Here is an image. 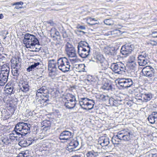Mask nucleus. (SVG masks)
<instances>
[{"instance_id":"f8f14e48","label":"nucleus","mask_w":157,"mask_h":157,"mask_svg":"<svg viewBox=\"0 0 157 157\" xmlns=\"http://www.w3.org/2000/svg\"><path fill=\"white\" fill-rule=\"evenodd\" d=\"M73 136V133L68 131L65 130L62 132L59 137V138L61 140H67L71 138Z\"/></svg>"},{"instance_id":"0eeeda50","label":"nucleus","mask_w":157,"mask_h":157,"mask_svg":"<svg viewBox=\"0 0 157 157\" xmlns=\"http://www.w3.org/2000/svg\"><path fill=\"white\" fill-rule=\"evenodd\" d=\"M66 53L69 57H75L77 56L75 48L73 45L67 42L65 45Z\"/></svg>"},{"instance_id":"2eb2a0df","label":"nucleus","mask_w":157,"mask_h":157,"mask_svg":"<svg viewBox=\"0 0 157 157\" xmlns=\"http://www.w3.org/2000/svg\"><path fill=\"white\" fill-rule=\"evenodd\" d=\"M142 99L143 102H147L150 101L152 98L151 94L150 93H146L145 89H142Z\"/></svg>"},{"instance_id":"6ab92c4d","label":"nucleus","mask_w":157,"mask_h":157,"mask_svg":"<svg viewBox=\"0 0 157 157\" xmlns=\"http://www.w3.org/2000/svg\"><path fill=\"white\" fill-rule=\"evenodd\" d=\"M9 75L6 74H3V73H0V86H4L7 81Z\"/></svg>"},{"instance_id":"052dcab7","label":"nucleus","mask_w":157,"mask_h":157,"mask_svg":"<svg viewBox=\"0 0 157 157\" xmlns=\"http://www.w3.org/2000/svg\"><path fill=\"white\" fill-rule=\"evenodd\" d=\"M3 16L2 14H0V19H2L3 17Z\"/></svg>"},{"instance_id":"20e7f679","label":"nucleus","mask_w":157,"mask_h":157,"mask_svg":"<svg viewBox=\"0 0 157 157\" xmlns=\"http://www.w3.org/2000/svg\"><path fill=\"white\" fill-rule=\"evenodd\" d=\"M23 42L27 48H33L39 43V41L34 35L26 33L25 35Z\"/></svg>"},{"instance_id":"49530a36","label":"nucleus","mask_w":157,"mask_h":157,"mask_svg":"<svg viewBox=\"0 0 157 157\" xmlns=\"http://www.w3.org/2000/svg\"><path fill=\"white\" fill-rule=\"evenodd\" d=\"M111 21V20L110 19H105L104 21V22L105 23V24H106L107 25H111V23L110 22V21Z\"/></svg>"},{"instance_id":"864d4df0","label":"nucleus","mask_w":157,"mask_h":157,"mask_svg":"<svg viewBox=\"0 0 157 157\" xmlns=\"http://www.w3.org/2000/svg\"><path fill=\"white\" fill-rule=\"evenodd\" d=\"M60 35L59 33L57 31V30L56 29V31L55 32V36H59Z\"/></svg>"},{"instance_id":"680f3d73","label":"nucleus","mask_w":157,"mask_h":157,"mask_svg":"<svg viewBox=\"0 0 157 157\" xmlns=\"http://www.w3.org/2000/svg\"><path fill=\"white\" fill-rule=\"evenodd\" d=\"M61 33H62V34H63L66 33V31L64 29L62 30V31L61 32Z\"/></svg>"},{"instance_id":"774afa93","label":"nucleus","mask_w":157,"mask_h":157,"mask_svg":"<svg viewBox=\"0 0 157 157\" xmlns=\"http://www.w3.org/2000/svg\"><path fill=\"white\" fill-rule=\"evenodd\" d=\"M79 32H80V33L82 32V33H85V32H84L83 31H79Z\"/></svg>"},{"instance_id":"72a5a7b5","label":"nucleus","mask_w":157,"mask_h":157,"mask_svg":"<svg viewBox=\"0 0 157 157\" xmlns=\"http://www.w3.org/2000/svg\"><path fill=\"white\" fill-rule=\"evenodd\" d=\"M21 69L12 68V73L13 76L17 78L19 75Z\"/></svg>"},{"instance_id":"3c124183","label":"nucleus","mask_w":157,"mask_h":157,"mask_svg":"<svg viewBox=\"0 0 157 157\" xmlns=\"http://www.w3.org/2000/svg\"><path fill=\"white\" fill-rule=\"evenodd\" d=\"M103 67L102 68V71H99L98 72V73H101V74H102L103 72V71L104 70H105L107 69L106 67H105V66H103Z\"/></svg>"},{"instance_id":"58836bf2","label":"nucleus","mask_w":157,"mask_h":157,"mask_svg":"<svg viewBox=\"0 0 157 157\" xmlns=\"http://www.w3.org/2000/svg\"><path fill=\"white\" fill-rule=\"evenodd\" d=\"M43 97H44V98H41V100L40 101V102H41V103H46L47 101H49L48 94H45L43 95Z\"/></svg>"},{"instance_id":"a211bd4d","label":"nucleus","mask_w":157,"mask_h":157,"mask_svg":"<svg viewBox=\"0 0 157 157\" xmlns=\"http://www.w3.org/2000/svg\"><path fill=\"white\" fill-rule=\"evenodd\" d=\"M11 68H16L17 69H21V63L19 62L18 60L17 61L16 58L12 59L11 60Z\"/></svg>"},{"instance_id":"4468645a","label":"nucleus","mask_w":157,"mask_h":157,"mask_svg":"<svg viewBox=\"0 0 157 157\" xmlns=\"http://www.w3.org/2000/svg\"><path fill=\"white\" fill-rule=\"evenodd\" d=\"M14 86L15 85L13 84L8 83L6 84L5 88V89L4 90L5 94L7 95L13 94L15 90Z\"/></svg>"},{"instance_id":"4be33fe9","label":"nucleus","mask_w":157,"mask_h":157,"mask_svg":"<svg viewBox=\"0 0 157 157\" xmlns=\"http://www.w3.org/2000/svg\"><path fill=\"white\" fill-rule=\"evenodd\" d=\"M96 59L97 60V63L101 64V66H105V64L104 63V62L105 61V59L102 55L98 54L96 56Z\"/></svg>"},{"instance_id":"b1692460","label":"nucleus","mask_w":157,"mask_h":157,"mask_svg":"<svg viewBox=\"0 0 157 157\" xmlns=\"http://www.w3.org/2000/svg\"><path fill=\"white\" fill-rule=\"evenodd\" d=\"M41 124L43 127V129L47 130L50 129L51 123L50 121L46 120L42 121Z\"/></svg>"},{"instance_id":"7c9ffc66","label":"nucleus","mask_w":157,"mask_h":157,"mask_svg":"<svg viewBox=\"0 0 157 157\" xmlns=\"http://www.w3.org/2000/svg\"><path fill=\"white\" fill-rule=\"evenodd\" d=\"M104 90L109 91L112 90V87L111 83L105 82L101 87Z\"/></svg>"},{"instance_id":"7ed1b4c3","label":"nucleus","mask_w":157,"mask_h":157,"mask_svg":"<svg viewBox=\"0 0 157 157\" xmlns=\"http://www.w3.org/2000/svg\"><path fill=\"white\" fill-rule=\"evenodd\" d=\"M132 136L131 132L129 130H124L118 132L117 134L113 136L112 139V141L114 144H118V140L128 141L131 138Z\"/></svg>"},{"instance_id":"473e14b6","label":"nucleus","mask_w":157,"mask_h":157,"mask_svg":"<svg viewBox=\"0 0 157 157\" xmlns=\"http://www.w3.org/2000/svg\"><path fill=\"white\" fill-rule=\"evenodd\" d=\"M40 62L34 63L33 64L29 66L27 69V71L28 72L34 71L35 68H36L37 66L40 65Z\"/></svg>"},{"instance_id":"1a4fd4ad","label":"nucleus","mask_w":157,"mask_h":157,"mask_svg":"<svg viewBox=\"0 0 157 157\" xmlns=\"http://www.w3.org/2000/svg\"><path fill=\"white\" fill-rule=\"evenodd\" d=\"M138 58V63L140 66H145L149 62L148 54L144 52L139 55Z\"/></svg>"},{"instance_id":"69168bd1","label":"nucleus","mask_w":157,"mask_h":157,"mask_svg":"<svg viewBox=\"0 0 157 157\" xmlns=\"http://www.w3.org/2000/svg\"><path fill=\"white\" fill-rule=\"evenodd\" d=\"M87 80L89 82L92 81V80L91 79H87Z\"/></svg>"},{"instance_id":"de8ad7c7","label":"nucleus","mask_w":157,"mask_h":157,"mask_svg":"<svg viewBox=\"0 0 157 157\" xmlns=\"http://www.w3.org/2000/svg\"><path fill=\"white\" fill-rule=\"evenodd\" d=\"M149 44L152 46H156L157 45V42L154 40H151L149 42Z\"/></svg>"},{"instance_id":"f03ea898","label":"nucleus","mask_w":157,"mask_h":157,"mask_svg":"<svg viewBox=\"0 0 157 157\" xmlns=\"http://www.w3.org/2000/svg\"><path fill=\"white\" fill-rule=\"evenodd\" d=\"M77 52L79 56L82 58L87 57L90 52V48L86 41H81L78 43L77 46Z\"/></svg>"},{"instance_id":"5fc2aeb1","label":"nucleus","mask_w":157,"mask_h":157,"mask_svg":"<svg viewBox=\"0 0 157 157\" xmlns=\"http://www.w3.org/2000/svg\"><path fill=\"white\" fill-rule=\"evenodd\" d=\"M113 102L114 103V105H115V106H116L118 103V101L114 99V101H113Z\"/></svg>"},{"instance_id":"09e8293b","label":"nucleus","mask_w":157,"mask_h":157,"mask_svg":"<svg viewBox=\"0 0 157 157\" xmlns=\"http://www.w3.org/2000/svg\"><path fill=\"white\" fill-rule=\"evenodd\" d=\"M77 28L78 29H81L82 30H84L86 29V27L84 25H78L77 27Z\"/></svg>"},{"instance_id":"bf43d9fd","label":"nucleus","mask_w":157,"mask_h":157,"mask_svg":"<svg viewBox=\"0 0 157 157\" xmlns=\"http://www.w3.org/2000/svg\"><path fill=\"white\" fill-rule=\"evenodd\" d=\"M21 6H20L16 5V6L15 7V8L17 9H19L20 8H21Z\"/></svg>"},{"instance_id":"603ef678","label":"nucleus","mask_w":157,"mask_h":157,"mask_svg":"<svg viewBox=\"0 0 157 157\" xmlns=\"http://www.w3.org/2000/svg\"><path fill=\"white\" fill-rule=\"evenodd\" d=\"M23 4V2H17L15 3L14 5H17V6H22V5Z\"/></svg>"},{"instance_id":"a878e982","label":"nucleus","mask_w":157,"mask_h":157,"mask_svg":"<svg viewBox=\"0 0 157 157\" xmlns=\"http://www.w3.org/2000/svg\"><path fill=\"white\" fill-rule=\"evenodd\" d=\"M0 141H1L3 144L5 145H9L11 144L9 137L6 136H2L1 138Z\"/></svg>"},{"instance_id":"c85d7f7f","label":"nucleus","mask_w":157,"mask_h":157,"mask_svg":"<svg viewBox=\"0 0 157 157\" xmlns=\"http://www.w3.org/2000/svg\"><path fill=\"white\" fill-rule=\"evenodd\" d=\"M95 103L93 99H90L86 108H84V110H88L92 109Z\"/></svg>"},{"instance_id":"8fccbe9b","label":"nucleus","mask_w":157,"mask_h":157,"mask_svg":"<svg viewBox=\"0 0 157 157\" xmlns=\"http://www.w3.org/2000/svg\"><path fill=\"white\" fill-rule=\"evenodd\" d=\"M8 66H9V64L8 63L4 64L2 67L1 70H5L6 68V67Z\"/></svg>"},{"instance_id":"ddd939ff","label":"nucleus","mask_w":157,"mask_h":157,"mask_svg":"<svg viewBox=\"0 0 157 157\" xmlns=\"http://www.w3.org/2000/svg\"><path fill=\"white\" fill-rule=\"evenodd\" d=\"M19 84L21 88L20 91L24 93H27L29 89V82L26 80H21L20 81Z\"/></svg>"},{"instance_id":"79ce46f5","label":"nucleus","mask_w":157,"mask_h":157,"mask_svg":"<svg viewBox=\"0 0 157 157\" xmlns=\"http://www.w3.org/2000/svg\"><path fill=\"white\" fill-rule=\"evenodd\" d=\"M51 74L50 75L51 76L52 78H54L58 74V70H55L54 71H51Z\"/></svg>"},{"instance_id":"c756f323","label":"nucleus","mask_w":157,"mask_h":157,"mask_svg":"<svg viewBox=\"0 0 157 157\" xmlns=\"http://www.w3.org/2000/svg\"><path fill=\"white\" fill-rule=\"evenodd\" d=\"M131 58L132 59V60L129 61L130 63L128 65L130 69L134 70L136 69V63L134 61L135 58L134 56H132Z\"/></svg>"},{"instance_id":"412c9836","label":"nucleus","mask_w":157,"mask_h":157,"mask_svg":"<svg viewBox=\"0 0 157 157\" xmlns=\"http://www.w3.org/2000/svg\"><path fill=\"white\" fill-rule=\"evenodd\" d=\"M90 99L86 98H83L80 99L79 104L82 109L84 110V108H86Z\"/></svg>"},{"instance_id":"f257e3e1","label":"nucleus","mask_w":157,"mask_h":157,"mask_svg":"<svg viewBox=\"0 0 157 157\" xmlns=\"http://www.w3.org/2000/svg\"><path fill=\"white\" fill-rule=\"evenodd\" d=\"M31 125L27 123L19 122L16 124L14 131L9 135L11 144L14 141L19 140L20 139L30 132Z\"/></svg>"},{"instance_id":"e433bc0d","label":"nucleus","mask_w":157,"mask_h":157,"mask_svg":"<svg viewBox=\"0 0 157 157\" xmlns=\"http://www.w3.org/2000/svg\"><path fill=\"white\" fill-rule=\"evenodd\" d=\"M147 119L149 122L151 124H154L157 121V120L155 117L154 115H153L152 113L147 118Z\"/></svg>"},{"instance_id":"aec40b11","label":"nucleus","mask_w":157,"mask_h":157,"mask_svg":"<svg viewBox=\"0 0 157 157\" xmlns=\"http://www.w3.org/2000/svg\"><path fill=\"white\" fill-rule=\"evenodd\" d=\"M98 143L102 147L106 146L109 143V139L107 137H101L98 139Z\"/></svg>"},{"instance_id":"9d476101","label":"nucleus","mask_w":157,"mask_h":157,"mask_svg":"<svg viewBox=\"0 0 157 157\" xmlns=\"http://www.w3.org/2000/svg\"><path fill=\"white\" fill-rule=\"evenodd\" d=\"M134 49V45L131 43L125 44L123 46L121 50V53L124 55H127L130 54Z\"/></svg>"},{"instance_id":"6e6d98bb","label":"nucleus","mask_w":157,"mask_h":157,"mask_svg":"<svg viewBox=\"0 0 157 157\" xmlns=\"http://www.w3.org/2000/svg\"><path fill=\"white\" fill-rule=\"evenodd\" d=\"M152 155V157H157V153H151V154Z\"/></svg>"},{"instance_id":"c9c22d12","label":"nucleus","mask_w":157,"mask_h":157,"mask_svg":"<svg viewBox=\"0 0 157 157\" xmlns=\"http://www.w3.org/2000/svg\"><path fill=\"white\" fill-rule=\"evenodd\" d=\"M76 104L67 101L64 103V105L67 108L69 109H71L75 107Z\"/></svg>"},{"instance_id":"0e129e2a","label":"nucleus","mask_w":157,"mask_h":157,"mask_svg":"<svg viewBox=\"0 0 157 157\" xmlns=\"http://www.w3.org/2000/svg\"><path fill=\"white\" fill-rule=\"evenodd\" d=\"M48 23L52 25H53V24L52 22H49Z\"/></svg>"},{"instance_id":"f704fd0d","label":"nucleus","mask_w":157,"mask_h":157,"mask_svg":"<svg viewBox=\"0 0 157 157\" xmlns=\"http://www.w3.org/2000/svg\"><path fill=\"white\" fill-rule=\"evenodd\" d=\"M57 65L56 64L51 63V61L48 63V70L51 71H54V70L57 69Z\"/></svg>"},{"instance_id":"4d7b16f0","label":"nucleus","mask_w":157,"mask_h":157,"mask_svg":"<svg viewBox=\"0 0 157 157\" xmlns=\"http://www.w3.org/2000/svg\"><path fill=\"white\" fill-rule=\"evenodd\" d=\"M62 36L63 38H66L67 37V34L66 33L63 34Z\"/></svg>"},{"instance_id":"a18cd8bd","label":"nucleus","mask_w":157,"mask_h":157,"mask_svg":"<svg viewBox=\"0 0 157 157\" xmlns=\"http://www.w3.org/2000/svg\"><path fill=\"white\" fill-rule=\"evenodd\" d=\"M109 100V103L111 105H114V103L113 101H114V99L112 97H111V98H109L108 99Z\"/></svg>"},{"instance_id":"5701e85b","label":"nucleus","mask_w":157,"mask_h":157,"mask_svg":"<svg viewBox=\"0 0 157 157\" xmlns=\"http://www.w3.org/2000/svg\"><path fill=\"white\" fill-rule=\"evenodd\" d=\"M138 89L140 93L135 96V99L136 100L137 103L139 104L143 103L142 92L141 91L142 89L140 87Z\"/></svg>"},{"instance_id":"ea45409f","label":"nucleus","mask_w":157,"mask_h":157,"mask_svg":"<svg viewBox=\"0 0 157 157\" xmlns=\"http://www.w3.org/2000/svg\"><path fill=\"white\" fill-rule=\"evenodd\" d=\"M6 69L5 70H1L0 72L3 73V74H6L7 75H9L10 72V67L9 66L6 67Z\"/></svg>"},{"instance_id":"6e6552de","label":"nucleus","mask_w":157,"mask_h":157,"mask_svg":"<svg viewBox=\"0 0 157 157\" xmlns=\"http://www.w3.org/2000/svg\"><path fill=\"white\" fill-rule=\"evenodd\" d=\"M118 83L124 89H127L132 86L133 82L131 78H122L119 79Z\"/></svg>"},{"instance_id":"39448f33","label":"nucleus","mask_w":157,"mask_h":157,"mask_svg":"<svg viewBox=\"0 0 157 157\" xmlns=\"http://www.w3.org/2000/svg\"><path fill=\"white\" fill-rule=\"evenodd\" d=\"M58 68L63 72L69 71L71 66L69 59L65 57L59 58L57 60Z\"/></svg>"},{"instance_id":"338daca9","label":"nucleus","mask_w":157,"mask_h":157,"mask_svg":"<svg viewBox=\"0 0 157 157\" xmlns=\"http://www.w3.org/2000/svg\"><path fill=\"white\" fill-rule=\"evenodd\" d=\"M72 157H81L80 156L77 155H75Z\"/></svg>"},{"instance_id":"2f4dec72","label":"nucleus","mask_w":157,"mask_h":157,"mask_svg":"<svg viewBox=\"0 0 157 157\" xmlns=\"http://www.w3.org/2000/svg\"><path fill=\"white\" fill-rule=\"evenodd\" d=\"M27 141L26 140H21L18 143V144L21 147H25L29 146L31 143Z\"/></svg>"},{"instance_id":"423d86ee","label":"nucleus","mask_w":157,"mask_h":157,"mask_svg":"<svg viewBox=\"0 0 157 157\" xmlns=\"http://www.w3.org/2000/svg\"><path fill=\"white\" fill-rule=\"evenodd\" d=\"M111 68L115 73L118 74H122L126 70L124 65L121 62L112 63Z\"/></svg>"},{"instance_id":"13d9d810","label":"nucleus","mask_w":157,"mask_h":157,"mask_svg":"<svg viewBox=\"0 0 157 157\" xmlns=\"http://www.w3.org/2000/svg\"><path fill=\"white\" fill-rule=\"evenodd\" d=\"M22 155L21 156L23 157H27V155H26V154L25 153H21Z\"/></svg>"},{"instance_id":"dca6fc26","label":"nucleus","mask_w":157,"mask_h":157,"mask_svg":"<svg viewBox=\"0 0 157 157\" xmlns=\"http://www.w3.org/2000/svg\"><path fill=\"white\" fill-rule=\"evenodd\" d=\"M48 90L45 86H42L40 89H38L36 92V95L37 97H41L45 94H48Z\"/></svg>"},{"instance_id":"9b49d317","label":"nucleus","mask_w":157,"mask_h":157,"mask_svg":"<svg viewBox=\"0 0 157 157\" xmlns=\"http://www.w3.org/2000/svg\"><path fill=\"white\" fill-rule=\"evenodd\" d=\"M144 76L149 78L154 77L155 74V70L150 66H146L144 67L142 71Z\"/></svg>"},{"instance_id":"cd10ccee","label":"nucleus","mask_w":157,"mask_h":157,"mask_svg":"<svg viewBox=\"0 0 157 157\" xmlns=\"http://www.w3.org/2000/svg\"><path fill=\"white\" fill-rule=\"evenodd\" d=\"M100 153V152L92 150L88 152L86 154V157H99Z\"/></svg>"},{"instance_id":"4c0bfd02","label":"nucleus","mask_w":157,"mask_h":157,"mask_svg":"<svg viewBox=\"0 0 157 157\" xmlns=\"http://www.w3.org/2000/svg\"><path fill=\"white\" fill-rule=\"evenodd\" d=\"M2 116L6 119H8L10 117V114L7 110L4 109L2 112Z\"/></svg>"},{"instance_id":"f3484780","label":"nucleus","mask_w":157,"mask_h":157,"mask_svg":"<svg viewBox=\"0 0 157 157\" xmlns=\"http://www.w3.org/2000/svg\"><path fill=\"white\" fill-rule=\"evenodd\" d=\"M78 144V142L76 139H73L69 143V145L67 147V150L71 151L73 149L76 148Z\"/></svg>"},{"instance_id":"a19ab883","label":"nucleus","mask_w":157,"mask_h":157,"mask_svg":"<svg viewBox=\"0 0 157 157\" xmlns=\"http://www.w3.org/2000/svg\"><path fill=\"white\" fill-rule=\"evenodd\" d=\"M108 51V54L111 55H114L115 53V49L114 48H109L107 50Z\"/></svg>"},{"instance_id":"c03bdc74","label":"nucleus","mask_w":157,"mask_h":157,"mask_svg":"<svg viewBox=\"0 0 157 157\" xmlns=\"http://www.w3.org/2000/svg\"><path fill=\"white\" fill-rule=\"evenodd\" d=\"M56 29L54 28H52L50 30V34L51 36H53V37H55V33L56 31Z\"/></svg>"},{"instance_id":"e2e57ef3","label":"nucleus","mask_w":157,"mask_h":157,"mask_svg":"<svg viewBox=\"0 0 157 157\" xmlns=\"http://www.w3.org/2000/svg\"><path fill=\"white\" fill-rule=\"evenodd\" d=\"M3 50V48L2 47V48H0V51H2Z\"/></svg>"},{"instance_id":"393cba45","label":"nucleus","mask_w":157,"mask_h":157,"mask_svg":"<svg viewBox=\"0 0 157 157\" xmlns=\"http://www.w3.org/2000/svg\"><path fill=\"white\" fill-rule=\"evenodd\" d=\"M68 98H66V99L67 101L70 102L71 103H73L74 104H76V101L75 96L72 94H69L67 95Z\"/></svg>"},{"instance_id":"bb28decb","label":"nucleus","mask_w":157,"mask_h":157,"mask_svg":"<svg viewBox=\"0 0 157 157\" xmlns=\"http://www.w3.org/2000/svg\"><path fill=\"white\" fill-rule=\"evenodd\" d=\"M96 97L99 101H106L109 99V96L107 94H99L96 96Z\"/></svg>"},{"instance_id":"37998d69","label":"nucleus","mask_w":157,"mask_h":157,"mask_svg":"<svg viewBox=\"0 0 157 157\" xmlns=\"http://www.w3.org/2000/svg\"><path fill=\"white\" fill-rule=\"evenodd\" d=\"M73 58L72 59H69V60L70 63H71L72 64H73L76 63L77 61V56L75 58Z\"/></svg>"}]
</instances>
